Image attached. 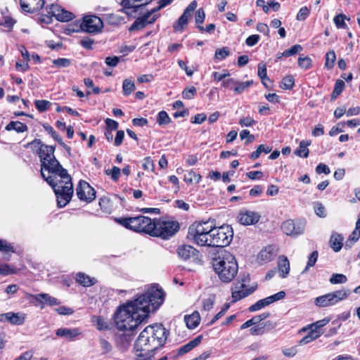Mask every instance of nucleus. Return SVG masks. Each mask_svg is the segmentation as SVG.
Masks as SVG:
<instances>
[{"label": "nucleus", "mask_w": 360, "mask_h": 360, "mask_svg": "<svg viewBox=\"0 0 360 360\" xmlns=\"http://www.w3.org/2000/svg\"><path fill=\"white\" fill-rule=\"evenodd\" d=\"M115 221L124 228L139 232L144 233L152 236L155 219L139 215L134 217L115 218Z\"/></svg>", "instance_id": "5"}, {"label": "nucleus", "mask_w": 360, "mask_h": 360, "mask_svg": "<svg viewBox=\"0 0 360 360\" xmlns=\"http://www.w3.org/2000/svg\"><path fill=\"white\" fill-rule=\"evenodd\" d=\"M201 179V176L199 174L195 173L193 170L188 171L186 174H185L184 180L187 184H198Z\"/></svg>", "instance_id": "35"}, {"label": "nucleus", "mask_w": 360, "mask_h": 360, "mask_svg": "<svg viewBox=\"0 0 360 360\" xmlns=\"http://www.w3.org/2000/svg\"><path fill=\"white\" fill-rule=\"evenodd\" d=\"M37 148V153L41 162V175L53 188L57 198L58 205L65 207L73 195L72 178L56 158L55 147L42 143L35 139L28 143Z\"/></svg>", "instance_id": "1"}, {"label": "nucleus", "mask_w": 360, "mask_h": 360, "mask_svg": "<svg viewBox=\"0 0 360 360\" xmlns=\"http://www.w3.org/2000/svg\"><path fill=\"white\" fill-rule=\"evenodd\" d=\"M76 194L80 200L90 202L96 198V191L86 181L80 180L77 188Z\"/></svg>", "instance_id": "11"}, {"label": "nucleus", "mask_w": 360, "mask_h": 360, "mask_svg": "<svg viewBox=\"0 0 360 360\" xmlns=\"http://www.w3.org/2000/svg\"><path fill=\"white\" fill-rule=\"evenodd\" d=\"M334 305L346 300L350 295V290L342 288L330 292Z\"/></svg>", "instance_id": "26"}, {"label": "nucleus", "mask_w": 360, "mask_h": 360, "mask_svg": "<svg viewBox=\"0 0 360 360\" xmlns=\"http://www.w3.org/2000/svg\"><path fill=\"white\" fill-rule=\"evenodd\" d=\"M143 168L146 171L153 172L154 164L150 157H146L144 158Z\"/></svg>", "instance_id": "60"}, {"label": "nucleus", "mask_w": 360, "mask_h": 360, "mask_svg": "<svg viewBox=\"0 0 360 360\" xmlns=\"http://www.w3.org/2000/svg\"><path fill=\"white\" fill-rule=\"evenodd\" d=\"M212 224L213 223L210 221L193 223L188 228V239L199 246L210 247Z\"/></svg>", "instance_id": "4"}, {"label": "nucleus", "mask_w": 360, "mask_h": 360, "mask_svg": "<svg viewBox=\"0 0 360 360\" xmlns=\"http://www.w3.org/2000/svg\"><path fill=\"white\" fill-rule=\"evenodd\" d=\"M343 237L338 233H333L330 238V244L331 248L335 252H339L342 247Z\"/></svg>", "instance_id": "32"}, {"label": "nucleus", "mask_w": 360, "mask_h": 360, "mask_svg": "<svg viewBox=\"0 0 360 360\" xmlns=\"http://www.w3.org/2000/svg\"><path fill=\"white\" fill-rule=\"evenodd\" d=\"M314 304L320 308H324L334 305V302H333L330 292L315 298Z\"/></svg>", "instance_id": "24"}, {"label": "nucleus", "mask_w": 360, "mask_h": 360, "mask_svg": "<svg viewBox=\"0 0 360 360\" xmlns=\"http://www.w3.org/2000/svg\"><path fill=\"white\" fill-rule=\"evenodd\" d=\"M318 256H319V253L317 251H313L310 254V255L308 258V262H307V266H306L305 269L303 270L302 274L305 273L310 267H312L315 265V264L317 261V259H318Z\"/></svg>", "instance_id": "49"}, {"label": "nucleus", "mask_w": 360, "mask_h": 360, "mask_svg": "<svg viewBox=\"0 0 360 360\" xmlns=\"http://www.w3.org/2000/svg\"><path fill=\"white\" fill-rule=\"evenodd\" d=\"M155 226L152 236L169 239L179 230V224L176 221L155 219Z\"/></svg>", "instance_id": "6"}, {"label": "nucleus", "mask_w": 360, "mask_h": 360, "mask_svg": "<svg viewBox=\"0 0 360 360\" xmlns=\"http://www.w3.org/2000/svg\"><path fill=\"white\" fill-rule=\"evenodd\" d=\"M198 3L196 1H193L186 8L183 14L179 18L177 21L173 25L174 32H181L187 26L188 20L191 18L193 11L196 9Z\"/></svg>", "instance_id": "10"}, {"label": "nucleus", "mask_w": 360, "mask_h": 360, "mask_svg": "<svg viewBox=\"0 0 360 360\" xmlns=\"http://www.w3.org/2000/svg\"><path fill=\"white\" fill-rule=\"evenodd\" d=\"M200 340L201 339H193V340L189 342L188 344L181 347L178 350V354L183 355L188 352L200 344Z\"/></svg>", "instance_id": "36"}, {"label": "nucleus", "mask_w": 360, "mask_h": 360, "mask_svg": "<svg viewBox=\"0 0 360 360\" xmlns=\"http://www.w3.org/2000/svg\"><path fill=\"white\" fill-rule=\"evenodd\" d=\"M15 250L13 245H11L6 240H0V252H13Z\"/></svg>", "instance_id": "61"}, {"label": "nucleus", "mask_w": 360, "mask_h": 360, "mask_svg": "<svg viewBox=\"0 0 360 360\" xmlns=\"http://www.w3.org/2000/svg\"><path fill=\"white\" fill-rule=\"evenodd\" d=\"M336 60V55L334 51H329L326 55L325 66L328 69H332Z\"/></svg>", "instance_id": "44"}, {"label": "nucleus", "mask_w": 360, "mask_h": 360, "mask_svg": "<svg viewBox=\"0 0 360 360\" xmlns=\"http://www.w3.org/2000/svg\"><path fill=\"white\" fill-rule=\"evenodd\" d=\"M158 16H159L158 15H153V17L150 19H149L147 17V15H146L144 14L141 17H139L136 19V20L133 22V24L129 27V30L130 32L140 30L144 28L148 24L153 23L157 20Z\"/></svg>", "instance_id": "19"}, {"label": "nucleus", "mask_w": 360, "mask_h": 360, "mask_svg": "<svg viewBox=\"0 0 360 360\" xmlns=\"http://www.w3.org/2000/svg\"><path fill=\"white\" fill-rule=\"evenodd\" d=\"M37 301L50 306L58 305L60 302L55 297L50 296L49 294L41 293L34 296Z\"/></svg>", "instance_id": "29"}, {"label": "nucleus", "mask_w": 360, "mask_h": 360, "mask_svg": "<svg viewBox=\"0 0 360 360\" xmlns=\"http://www.w3.org/2000/svg\"><path fill=\"white\" fill-rule=\"evenodd\" d=\"M196 250L188 245H184L178 248L177 253L184 259H188L195 255Z\"/></svg>", "instance_id": "25"}, {"label": "nucleus", "mask_w": 360, "mask_h": 360, "mask_svg": "<svg viewBox=\"0 0 360 360\" xmlns=\"http://www.w3.org/2000/svg\"><path fill=\"white\" fill-rule=\"evenodd\" d=\"M184 321L188 328H195L199 325L200 321V316L199 312L195 311L190 315H186L184 316Z\"/></svg>", "instance_id": "23"}, {"label": "nucleus", "mask_w": 360, "mask_h": 360, "mask_svg": "<svg viewBox=\"0 0 360 360\" xmlns=\"http://www.w3.org/2000/svg\"><path fill=\"white\" fill-rule=\"evenodd\" d=\"M295 86V79L292 75L284 77L281 83L280 87L285 90H291Z\"/></svg>", "instance_id": "37"}, {"label": "nucleus", "mask_w": 360, "mask_h": 360, "mask_svg": "<svg viewBox=\"0 0 360 360\" xmlns=\"http://www.w3.org/2000/svg\"><path fill=\"white\" fill-rule=\"evenodd\" d=\"M278 268L281 277L286 278L290 271V262L285 256L279 257Z\"/></svg>", "instance_id": "21"}, {"label": "nucleus", "mask_w": 360, "mask_h": 360, "mask_svg": "<svg viewBox=\"0 0 360 360\" xmlns=\"http://www.w3.org/2000/svg\"><path fill=\"white\" fill-rule=\"evenodd\" d=\"M285 297V292L284 291H280L273 295L258 300L256 303L252 304L248 309L251 312L258 311L276 301L283 300Z\"/></svg>", "instance_id": "12"}, {"label": "nucleus", "mask_w": 360, "mask_h": 360, "mask_svg": "<svg viewBox=\"0 0 360 360\" xmlns=\"http://www.w3.org/2000/svg\"><path fill=\"white\" fill-rule=\"evenodd\" d=\"M311 144L310 141H302L300 143L298 148L295 150V153L301 158H307L309 150L307 147Z\"/></svg>", "instance_id": "34"}, {"label": "nucleus", "mask_w": 360, "mask_h": 360, "mask_svg": "<svg viewBox=\"0 0 360 360\" xmlns=\"http://www.w3.org/2000/svg\"><path fill=\"white\" fill-rule=\"evenodd\" d=\"M56 335L65 336L66 338H76L82 335L79 328H59L56 330Z\"/></svg>", "instance_id": "28"}, {"label": "nucleus", "mask_w": 360, "mask_h": 360, "mask_svg": "<svg viewBox=\"0 0 360 360\" xmlns=\"http://www.w3.org/2000/svg\"><path fill=\"white\" fill-rule=\"evenodd\" d=\"M99 206L103 212L107 214H110L112 210L110 199L105 197L99 200Z\"/></svg>", "instance_id": "41"}, {"label": "nucleus", "mask_w": 360, "mask_h": 360, "mask_svg": "<svg viewBox=\"0 0 360 360\" xmlns=\"http://www.w3.org/2000/svg\"><path fill=\"white\" fill-rule=\"evenodd\" d=\"M122 89L124 95H130L136 89L134 82L130 79H124L122 82Z\"/></svg>", "instance_id": "39"}, {"label": "nucleus", "mask_w": 360, "mask_h": 360, "mask_svg": "<svg viewBox=\"0 0 360 360\" xmlns=\"http://www.w3.org/2000/svg\"><path fill=\"white\" fill-rule=\"evenodd\" d=\"M170 122H171V119L169 117L167 112H165L164 110L159 112V113L158 115V117H157V122L158 123L159 125H160V126L166 125V124H169Z\"/></svg>", "instance_id": "46"}, {"label": "nucleus", "mask_w": 360, "mask_h": 360, "mask_svg": "<svg viewBox=\"0 0 360 360\" xmlns=\"http://www.w3.org/2000/svg\"><path fill=\"white\" fill-rule=\"evenodd\" d=\"M245 288L244 283H234L231 288V297L232 302H236L241 299L251 295L254 291V288H250L243 290Z\"/></svg>", "instance_id": "14"}, {"label": "nucleus", "mask_w": 360, "mask_h": 360, "mask_svg": "<svg viewBox=\"0 0 360 360\" xmlns=\"http://www.w3.org/2000/svg\"><path fill=\"white\" fill-rule=\"evenodd\" d=\"M210 238V247H226L228 246L233 236V231L229 225H222L216 227L212 224V235Z\"/></svg>", "instance_id": "7"}, {"label": "nucleus", "mask_w": 360, "mask_h": 360, "mask_svg": "<svg viewBox=\"0 0 360 360\" xmlns=\"http://www.w3.org/2000/svg\"><path fill=\"white\" fill-rule=\"evenodd\" d=\"M196 93L197 90L194 86L186 88L182 92V97L184 99H192L194 98Z\"/></svg>", "instance_id": "54"}, {"label": "nucleus", "mask_w": 360, "mask_h": 360, "mask_svg": "<svg viewBox=\"0 0 360 360\" xmlns=\"http://www.w3.org/2000/svg\"><path fill=\"white\" fill-rule=\"evenodd\" d=\"M105 174L110 176L111 179L116 181L120 175V169L116 166H114L112 169L105 170Z\"/></svg>", "instance_id": "56"}, {"label": "nucleus", "mask_w": 360, "mask_h": 360, "mask_svg": "<svg viewBox=\"0 0 360 360\" xmlns=\"http://www.w3.org/2000/svg\"><path fill=\"white\" fill-rule=\"evenodd\" d=\"M214 272L221 281L230 283L238 274V266L235 257L226 250H222L213 259Z\"/></svg>", "instance_id": "3"}, {"label": "nucleus", "mask_w": 360, "mask_h": 360, "mask_svg": "<svg viewBox=\"0 0 360 360\" xmlns=\"http://www.w3.org/2000/svg\"><path fill=\"white\" fill-rule=\"evenodd\" d=\"M303 332H308L307 335L304 338H319L322 335L320 329H319L315 323L303 327L299 330L298 333L301 335Z\"/></svg>", "instance_id": "22"}, {"label": "nucleus", "mask_w": 360, "mask_h": 360, "mask_svg": "<svg viewBox=\"0 0 360 360\" xmlns=\"http://www.w3.org/2000/svg\"><path fill=\"white\" fill-rule=\"evenodd\" d=\"M77 281L83 286H91L96 283L94 278L86 275L84 273H79L77 275Z\"/></svg>", "instance_id": "33"}, {"label": "nucleus", "mask_w": 360, "mask_h": 360, "mask_svg": "<svg viewBox=\"0 0 360 360\" xmlns=\"http://www.w3.org/2000/svg\"><path fill=\"white\" fill-rule=\"evenodd\" d=\"M258 76L260 77L262 83L266 87H268V84L265 83V79L269 80V78L267 77L266 65L263 63L258 64Z\"/></svg>", "instance_id": "42"}, {"label": "nucleus", "mask_w": 360, "mask_h": 360, "mask_svg": "<svg viewBox=\"0 0 360 360\" xmlns=\"http://www.w3.org/2000/svg\"><path fill=\"white\" fill-rule=\"evenodd\" d=\"M314 210L315 213L321 218H325L326 217V210L323 205L319 202H316L314 205Z\"/></svg>", "instance_id": "55"}, {"label": "nucleus", "mask_w": 360, "mask_h": 360, "mask_svg": "<svg viewBox=\"0 0 360 360\" xmlns=\"http://www.w3.org/2000/svg\"><path fill=\"white\" fill-rule=\"evenodd\" d=\"M281 229L288 236H297L302 233V229L296 226L294 221L291 219L285 221L281 225Z\"/></svg>", "instance_id": "20"}, {"label": "nucleus", "mask_w": 360, "mask_h": 360, "mask_svg": "<svg viewBox=\"0 0 360 360\" xmlns=\"http://www.w3.org/2000/svg\"><path fill=\"white\" fill-rule=\"evenodd\" d=\"M152 0H123L122 5L124 8H134L136 11L142 6L149 4Z\"/></svg>", "instance_id": "27"}, {"label": "nucleus", "mask_w": 360, "mask_h": 360, "mask_svg": "<svg viewBox=\"0 0 360 360\" xmlns=\"http://www.w3.org/2000/svg\"><path fill=\"white\" fill-rule=\"evenodd\" d=\"M205 18V13L203 8H199L195 15V21L198 25H202Z\"/></svg>", "instance_id": "59"}, {"label": "nucleus", "mask_w": 360, "mask_h": 360, "mask_svg": "<svg viewBox=\"0 0 360 360\" xmlns=\"http://www.w3.org/2000/svg\"><path fill=\"white\" fill-rule=\"evenodd\" d=\"M22 10L27 13H34L44 6V0H20Z\"/></svg>", "instance_id": "17"}, {"label": "nucleus", "mask_w": 360, "mask_h": 360, "mask_svg": "<svg viewBox=\"0 0 360 360\" xmlns=\"http://www.w3.org/2000/svg\"><path fill=\"white\" fill-rule=\"evenodd\" d=\"M238 220L243 225H252L256 224L260 219V215L252 211L245 210L239 213Z\"/></svg>", "instance_id": "16"}, {"label": "nucleus", "mask_w": 360, "mask_h": 360, "mask_svg": "<svg viewBox=\"0 0 360 360\" xmlns=\"http://www.w3.org/2000/svg\"><path fill=\"white\" fill-rule=\"evenodd\" d=\"M92 321L94 323L97 329L99 330H105L109 328L108 321L101 316H93Z\"/></svg>", "instance_id": "40"}, {"label": "nucleus", "mask_w": 360, "mask_h": 360, "mask_svg": "<svg viewBox=\"0 0 360 360\" xmlns=\"http://www.w3.org/2000/svg\"><path fill=\"white\" fill-rule=\"evenodd\" d=\"M25 320V314L22 312H8L0 314V322L8 321L13 325H21Z\"/></svg>", "instance_id": "15"}, {"label": "nucleus", "mask_w": 360, "mask_h": 360, "mask_svg": "<svg viewBox=\"0 0 360 360\" xmlns=\"http://www.w3.org/2000/svg\"><path fill=\"white\" fill-rule=\"evenodd\" d=\"M6 130H14L18 133H22L28 130L27 126L20 121H11L5 127Z\"/></svg>", "instance_id": "30"}, {"label": "nucleus", "mask_w": 360, "mask_h": 360, "mask_svg": "<svg viewBox=\"0 0 360 360\" xmlns=\"http://www.w3.org/2000/svg\"><path fill=\"white\" fill-rule=\"evenodd\" d=\"M309 9L307 6L302 7L297 14L296 19L297 20H304L309 15Z\"/></svg>", "instance_id": "58"}, {"label": "nucleus", "mask_w": 360, "mask_h": 360, "mask_svg": "<svg viewBox=\"0 0 360 360\" xmlns=\"http://www.w3.org/2000/svg\"><path fill=\"white\" fill-rule=\"evenodd\" d=\"M298 65L304 69V70H308L311 67L312 60L309 57H300L298 58Z\"/></svg>", "instance_id": "51"}, {"label": "nucleus", "mask_w": 360, "mask_h": 360, "mask_svg": "<svg viewBox=\"0 0 360 360\" xmlns=\"http://www.w3.org/2000/svg\"><path fill=\"white\" fill-rule=\"evenodd\" d=\"M238 123L241 127H251L255 124V121L250 117H245L240 119Z\"/></svg>", "instance_id": "62"}, {"label": "nucleus", "mask_w": 360, "mask_h": 360, "mask_svg": "<svg viewBox=\"0 0 360 360\" xmlns=\"http://www.w3.org/2000/svg\"><path fill=\"white\" fill-rule=\"evenodd\" d=\"M273 257L274 255L271 247L265 248L259 253V257L263 261H270L273 259Z\"/></svg>", "instance_id": "50"}, {"label": "nucleus", "mask_w": 360, "mask_h": 360, "mask_svg": "<svg viewBox=\"0 0 360 360\" xmlns=\"http://www.w3.org/2000/svg\"><path fill=\"white\" fill-rule=\"evenodd\" d=\"M34 105L37 110L40 112L46 111L51 105V103L46 100H36Z\"/></svg>", "instance_id": "43"}, {"label": "nucleus", "mask_w": 360, "mask_h": 360, "mask_svg": "<svg viewBox=\"0 0 360 360\" xmlns=\"http://www.w3.org/2000/svg\"><path fill=\"white\" fill-rule=\"evenodd\" d=\"M229 308V304L226 303L224 305V307L221 308V311L217 313L212 319L211 321L207 323L209 325L213 324L215 323L217 320H219L220 318H221L225 313L227 311V310Z\"/></svg>", "instance_id": "57"}, {"label": "nucleus", "mask_w": 360, "mask_h": 360, "mask_svg": "<svg viewBox=\"0 0 360 360\" xmlns=\"http://www.w3.org/2000/svg\"><path fill=\"white\" fill-rule=\"evenodd\" d=\"M167 335L168 333L162 325L156 323L146 327L138 338H162Z\"/></svg>", "instance_id": "13"}, {"label": "nucleus", "mask_w": 360, "mask_h": 360, "mask_svg": "<svg viewBox=\"0 0 360 360\" xmlns=\"http://www.w3.org/2000/svg\"><path fill=\"white\" fill-rule=\"evenodd\" d=\"M253 84L252 80L247 81V82H238L236 81V86L234 89L235 93L240 94L243 93L248 87Z\"/></svg>", "instance_id": "45"}, {"label": "nucleus", "mask_w": 360, "mask_h": 360, "mask_svg": "<svg viewBox=\"0 0 360 360\" xmlns=\"http://www.w3.org/2000/svg\"><path fill=\"white\" fill-rule=\"evenodd\" d=\"M53 64L58 68H66L71 65V60L68 58H60L54 59Z\"/></svg>", "instance_id": "53"}, {"label": "nucleus", "mask_w": 360, "mask_h": 360, "mask_svg": "<svg viewBox=\"0 0 360 360\" xmlns=\"http://www.w3.org/2000/svg\"><path fill=\"white\" fill-rule=\"evenodd\" d=\"M345 16L342 14H339L335 16L334 22L337 27H344L346 24L345 22Z\"/></svg>", "instance_id": "63"}, {"label": "nucleus", "mask_w": 360, "mask_h": 360, "mask_svg": "<svg viewBox=\"0 0 360 360\" xmlns=\"http://www.w3.org/2000/svg\"><path fill=\"white\" fill-rule=\"evenodd\" d=\"M166 339H136L134 349L138 357L148 356L165 342Z\"/></svg>", "instance_id": "8"}, {"label": "nucleus", "mask_w": 360, "mask_h": 360, "mask_svg": "<svg viewBox=\"0 0 360 360\" xmlns=\"http://www.w3.org/2000/svg\"><path fill=\"white\" fill-rule=\"evenodd\" d=\"M347 281V276L342 274H334L330 278V283L332 284H342Z\"/></svg>", "instance_id": "47"}, {"label": "nucleus", "mask_w": 360, "mask_h": 360, "mask_svg": "<svg viewBox=\"0 0 360 360\" xmlns=\"http://www.w3.org/2000/svg\"><path fill=\"white\" fill-rule=\"evenodd\" d=\"M302 51V47L300 44H295L291 46L290 49H286L281 53V56H284L285 57H289L293 55L297 54V53Z\"/></svg>", "instance_id": "48"}, {"label": "nucleus", "mask_w": 360, "mask_h": 360, "mask_svg": "<svg viewBox=\"0 0 360 360\" xmlns=\"http://www.w3.org/2000/svg\"><path fill=\"white\" fill-rule=\"evenodd\" d=\"M230 54V51L228 47H223L217 49L215 51L214 57L217 60H221L226 58Z\"/></svg>", "instance_id": "52"}, {"label": "nucleus", "mask_w": 360, "mask_h": 360, "mask_svg": "<svg viewBox=\"0 0 360 360\" xmlns=\"http://www.w3.org/2000/svg\"><path fill=\"white\" fill-rule=\"evenodd\" d=\"M345 82L341 79H338L335 82L333 91L331 94V101L335 100L340 95L345 88Z\"/></svg>", "instance_id": "38"}, {"label": "nucleus", "mask_w": 360, "mask_h": 360, "mask_svg": "<svg viewBox=\"0 0 360 360\" xmlns=\"http://www.w3.org/2000/svg\"><path fill=\"white\" fill-rule=\"evenodd\" d=\"M50 13L56 17L58 20L68 22L73 18V14L58 5L52 4L50 8Z\"/></svg>", "instance_id": "18"}, {"label": "nucleus", "mask_w": 360, "mask_h": 360, "mask_svg": "<svg viewBox=\"0 0 360 360\" xmlns=\"http://www.w3.org/2000/svg\"><path fill=\"white\" fill-rule=\"evenodd\" d=\"M165 293L157 286L148 288L144 293L139 294L133 300L120 305L114 314L117 330L132 331L145 321L149 314L163 303Z\"/></svg>", "instance_id": "2"}, {"label": "nucleus", "mask_w": 360, "mask_h": 360, "mask_svg": "<svg viewBox=\"0 0 360 360\" xmlns=\"http://www.w3.org/2000/svg\"><path fill=\"white\" fill-rule=\"evenodd\" d=\"M56 311L60 315H70L72 314L74 311L72 309L67 307L65 306H61L56 308Z\"/></svg>", "instance_id": "64"}, {"label": "nucleus", "mask_w": 360, "mask_h": 360, "mask_svg": "<svg viewBox=\"0 0 360 360\" xmlns=\"http://www.w3.org/2000/svg\"><path fill=\"white\" fill-rule=\"evenodd\" d=\"M103 27L102 20L96 15H86L83 18L80 28L88 33H98Z\"/></svg>", "instance_id": "9"}, {"label": "nucleus", "mask_w": 360, "mask_h": 360, "mask_svg": "<svg viewBox=\"0 0 360 360\" xmlns=\"http://www.w3.org/2000/svg\"><path fill=\"white\" fill-rule=\"evenodd\" d=\"M43 127L44 130L49 133L54 140L57 141L68 153L70 152V148L63 142L62 138L56 133L51 126L49 124H44Z\"/></svg>", "instance_id": "31"}]
</instances>
